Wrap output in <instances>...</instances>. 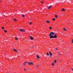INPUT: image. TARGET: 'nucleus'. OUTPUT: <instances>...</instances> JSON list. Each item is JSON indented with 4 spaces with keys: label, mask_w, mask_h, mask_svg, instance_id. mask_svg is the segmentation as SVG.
<instances>
[{
    "label": "nucleus",
    "mask_w": 73,
    "mask_h": 73,
    "mask_svg": "<svg viewBox=\"0 0 73 73\" xmlns=\"http://www.w3.org/2000/svg\"><path fill=\"white\" fill-rule=\"evenodd\" d=\"M27 63H28L29 65H33V63L32 62H25L23 64V66H25V64Z\"/></svg>",
    "instance_id": "f257e3e1"
},
{
    "label": "nucleus",
    "mask_w": 73,
    "mask_h": 73,
    "mask_svg": "<svg viewBox=\"0 0 73 73\" xmlns=\"http://www.w3.org/2000/svg\"><path fill=\"white\" fill-rule=\"evenodd\" d=\"M54 33L53 32H52L49 33V36L50 37V38L52 37V36H53L52 35H54Z\"/></svg>",
    "instance_id": "f03ea898"
},
{
    "label": "nucleus",
    "mask_w": 73,
    "mask_h": 73,
    "mask_svg": "<svg viewBox=\"0 0 73 73\" xmlns=\"http://www.w3.org/2000/svg\"><path fill=\"white\" fill-rule=\"evenodd\" d=\"M57 35L55 34L54 35V36H52V37H51L50 38H57Z\"/></svg>",
    "instance_id": "7ed1b4c3"
},
{
    "label": "nucleus",
    "mask_w": 73,
    "mask_h": 73,
    "mask_svg": "<svg viewBox=\"0 0 73 73\" xmlns=\"http://www.w3.org/2000/svg\"><path fill=\"white\" fill-rule=\"evenodd\" d=\"M20 31H21V32H25V30H24V29H19Z\"/></svg>",
    "instance_id": "20e7f679"
},
{
    "label": "nucleus",
    "mask_w": 73,
    "mask_h": 73,
    "mask_svg": "<svg viewBox=\"0 0 73 73\" xmlns=\"http://www.w3.org/2000/svg\"><path fill=\"white\" fill-rule=\"evenodd\" d=\"M49 53L50 54V57L51 58H52V56L53 55V54H52V52H51L49 51Z\"/></svg>",
    "instance_id": "39448f33"
},
{
    "label": "nucleus",
    "mask_w": 73,
    "mask_h": 73,
    "mask_svg": "<svg viewBox=\"0 0 73 73\" xmlns=\"http://www.w3.org/2000/svg\"><path fill=\"white\" fill-rule=\"evenodd\" d=\"M30 37L31 40H33V37H32V36H30Z\"/></svg>",
    "instance_id": "423d86ee"
},
{
    "label": "nucleus",
    "mask_w": 73,
    "mask_h": 73,
    "mask_svg": "<svg viewBox=\"0 0 73 73\" xmlns=\"http://www.w3.org/2000/svg\"><path fill=\"white\" fill-rule=\"evenodd\" d=\"M58 54L59 55H61V52H60L58 51Z\"/></svg>",
    "instance_id": "0eeeda50"
},
{
    "label": "nucleus",
    "mask_w": 73,
    "mask_h": 73,
    "mask_svg": "<svg viewBox=\"0 0 73 73\" xmlns=\"http://www.w3.org/2000/svg\"><path fill=\"white\" fill-rule=\"evenodd\" d=\"M61 11H64V12H65V9L64 8H62V9L61 10Z\"/></svg>",
    "instance_id": "6e6552de"
},
{
    "label": "nucleus",
    "mask_w": 73,
    "mask_h": 73,
    "mask_svg": "<svg viewBox=\"0 0 73 73\" xmlns=\"http://www.w3.org/2000/svg\"><path fill=\"white\" fill-rule=\"evenodd\" d=\"M36 57L37 58H38V59H39V58H40V57H39V56H38V55H37L36 56Z\"/></svg>",
    "instance_id": "1a4fd4ad"
},
{
    "label": "nucleus",
    "mask_w": 73,
    "mask_h": 73,
    "mask_svg": "<svg viewBox=\"0 0 73 73\" xmlns=\"http://www.w3.org/2000/svg\"><path fill=\"white\" fill-rule=\"evenodd\" d=\"M46 23L48 24H49V23H50V22L48 21H46Z\"/></svg>",
    "instance_id": "9d476101"
},
{
    "label": "nucleus",
    "mask_w": 73,
    "mask_h": 73,
    "mask_svg": "<svg viewBox=\"0 0 73 73\" xmlns=\"http://www.w3.org/2000/svg\"><path fill=\"white\" fill-rule=\"evenodd\" d=\"M52 7V5H50L48 7V9H50V8Z\"/></svg>",
    "instance_id": "9b49d317"
},
{
    "label": "nucleus",
    "mask_w": 73,
    "mask_h": 73,
    "mask_svg": "<svg viewBox=\"0 0 73 73\" xmlns=\"http://www.w3.org/2000/svg\"><path fill=\"white\" fill-rule=\"evenodd\" d=\"M13 50H14V51H15V52H17V50H16L15 49H14Z\"/></svg>",
    "instance_id": "f8f14e48"
},
{
    "label": "nucleus",
    "mask_w": 73,
    "mask_h": 73,
    "mask_svg": "<svg viewBox=\"0 0 73 73\" xmlns=\"http://www.w3.org/2000/svg\"><path fill=\"white\" fill-rule=\"evenodd\" d=\"M15 39L16 40H18V38L17 37H15Z\"/></svg>",
    "instance_id": "ddd939ff"
},
{
    "label": "nucleus",
    "mask_w": 73,
    "mask_h": 73,
    "mask_svg": "<svg viewBox=\"0 0 73 73\" xmlns=\"http://www.w3.org/2000/svg\"><path fill=\"white\" fill-rule=\"evenodd\" d=\"M55 17L56 18H57L58 17H57V15H55Z\"/></svg>",
    "instance_id": "4468645a"
},
{
    "label": "nucleus",
    "mask_w": 73,
    "mask_h": 73,
    "mask_svg": "<svg viewBox=\"0 0 73 73\" xmlns=\"http://www.w3.org/2000/svg\"><path fill=\"white\" fill-rule=\"evenodd\" d=\"M63 30L64 31H66V29L65 28H63Z\"/></svg>",
    "instance_id": "2eb2a0df"
},
{
    "label": "nucleus",
    "mask_w": 73,
    "mask_h": 73,
    "mask_svg": "<svg viewBox=\"0 0 73 73\" xmlns=\"http://www.w3.org/2000/svg\"><path fill=\"white\" fill-rule=\"evenodd\" d=\"M22 17H25V15H22Z\"/></svg>",
    "instance_id": "dca6fc26"
},
{
    "label": "nucleus",
    "mask_w": 73,
    "mask_h": 73,
    "mask_svg": "<svg viewBox=\"0 0 73 73\" xmlns=\"http://www.w3.org/2000/svg\"><path fill=\"white\" fill-rule=\"evenodd\" d=\"M32 22H30L29 23V24L30 25H31V24H32Z\"/></svg>",
    "instance_id": "f3484780"
},
{
    "label": "nucleus",
    "mask_w": 73,
    "mask_h": 73,
    "mask_svg": "<svg viewBox=\"0 0 73 73\" xmlns=\"http://www.w3.org/2000/svg\"><path fill=\"white\" fill-rule=\"evenodd\" d=\"M52 20H53V21H55V18H53L52 19Z\"/></svg>",
    "instance_id": "a211bd4d"
},
{
    "label": "nucleus",
    "mask_w": 73,
    "mask_h": 73,
    "mask_svg": "<svg viewBox=\"0 0 73 73\" xmlns=\"http://www.w3.org/2000/svg\"><path fill=\"white\" fill-rule=\"evenodd\" d=\"M57 62V61H56V60H54V63H56Z\"/></svg>",
    "instance_id": "6ab92c4d"
},
{
    "label": "nucleus",
    "mask_w": 73,
    "mask_h": 73,
    "mask_svg": "<svg viewBox=\"0 0 73 73\" xmlns=\"http://www.w3.org/2000/svg\"><path fill=\"white\" fill-rule=\"evenodd\" d=\"M52 66H54V64L53 63H52Z\"/></svg>",
    "instance_id": "aec40b11"
},
{
    "label": "nucleus",
    "mask_w": 73,
    "mask_h": 73,
    "mask_svg": "<svg viewBox=\"0 0 73 73\" xmlns=\"http://www.w3.org/2000/svg\"><path fill=\"white\" fill-rule=\"evenodd\" d=\"M14 20L15 21H17V20L16 19H14Z\"/></svg>",
    "instance_id": "412c9836"
},
{
    "label": "nucleus",
    "mask_w": 73,
    "mask_h": 73,
    "mask_svg": "<svg viewBox=\"0 0 73 73\" xmlns=\"http://www.w3.org/2000/svg\"><path fill=\"white\" fill-rule=\"evenodd\" d=\"M4 31L5 32V33H7V31L5 30H4Z\"/></svg>",
    "instance_id": "4be33fe9"
},
{
    "label": "nucleus",
    "mask_w": 73,
    "mask_h": 73,
    "mask_svg": "<svg viewBox=\"0 0 73 73\" xmlns=\"http://www.w3.org/2000/svg\"><path fill=\"white\" fill-rule=\"evenodd\" d=\"M49 53H47V55L49 56Z\"/></svg>",
    "instance_id": "5701e85b"
},
{
    "label": "nucleus",
    "mask_w": 73,
    "mask_h": 73,
    "mask_svg": "<svg viewBox=\"0 0 73 73\" xmlns=\"http://www.w3.org/2000/svg\"><path fill=\"white\" fill-rule=\"evenodd\" d=\"M38 66H39V65L38 64L37 66H36V68H38Z\"/></svg>",
    "instance_id": "b1692460"
},
{
    "label": "nucleus",
    "mask_w": 73,
    "mask_h": 73,
    "mask_svg": "<svg viewBox=\"0 0 73 73\" xmlns=\"http://www.w3.org/2000/svg\"><path fill=\"white\" fill-rule=\"evenodd\" d=\"M1 28H2V29H4V27H2Z\"/></svg>",
    "instance_id": "393cba45"
},
{
    "label": "nucleus",
    "mask_w": 73,
    "mask_h": 73,
    "mask_svg": "<svg viewBox=\"0 0 73 73\" xmlns=\"http://www.w3.org/2000/svg\"><path fill=\"white\" fill-rule=\"evenodd\" d=\"M52 29V27H49V29Z\"/></svg>",
    "instance_id": "a878e982"
},
{
    "label": "nucleus",
    "mask_w": 73,
    "mask_h": 73,
    "mask_svg": "<svg viewBox=\"0 0 73 73\" xmlns=\"http://www.w3.org/2000/svg\"><path fill=\"white\" fill-rule=\"evenodd\" d=\"M26 68L24 69V70H25V71H26Z\"/></svg>",
    "instance_id": "bb28decb"
},
{
    "label": "nucleus",
    "mask_w": 73,
    "mask_h": 73,
    "mask_svg": "<svg viewBox=\"0 0 73 73\" xmlns=\"http://www.w3.org/2000/svg\"><path fill=\"white\" fill-rule=\"evenodd\" d=\"M72 43H73V39L72 40Z\"/></svg>",
    "instance_id": "cd10ccee"
},
{
    "label": "nucleus",
    "mask_w": 73,
    "mask_h": 73,
    "mask_svg": "<svg viewBox=\"0 0 73 73\" xmlns=\"http://www.w3.org/2000/svg\"><path fill=\"white\" fill-rule=\"evenodd\" d=\"M31 47H32L31 48H33V46H32Z\"/></svg>",
    "instance_id": "c85d7f7f"
},
{
    "label": "nucleus",
    "mask_w": 73,
    "mask_h": 73,
    "mask_svg": "<svg viewBox=\"0 0 73 73\" xmlns=\"http://www.w3.org/2000/svg\"><path fill=\"white\" fill-rule=\"evenodd\" d=\"M56 50H58V49H57V48H56Z\"/></svg>",
    "instance_id": "c756f323"
},
{
    "label": "nucleus",
    "mask_w": 73,
    "mask_h": 73,
    "mask_svg": "<svg viewBox=\"0 0 73 73\" xmlns=\"http://www.w3.org/2000/svg\"><path fill=\"white\" fill-rule=\"evenodd\" d=\"M72 71H73V69H72Z\"/></svg>",
    "instance_id": "7c9ffc66"
},
{
    "label": "nucleus",
    "mask_w": 73,
    "mask_h": 73,
    "mask_svg": "<svg viewBox=\"0 0 73 73\" xmlns=\"http://www.w3.org/2000/svg\"><path fill=\"white\" fill-rule=\"evenodd\" d=\"M41 3H42V2H41Z\"/></svg>",
    "instance_id": "2f4dec72"
}]
</instances>
